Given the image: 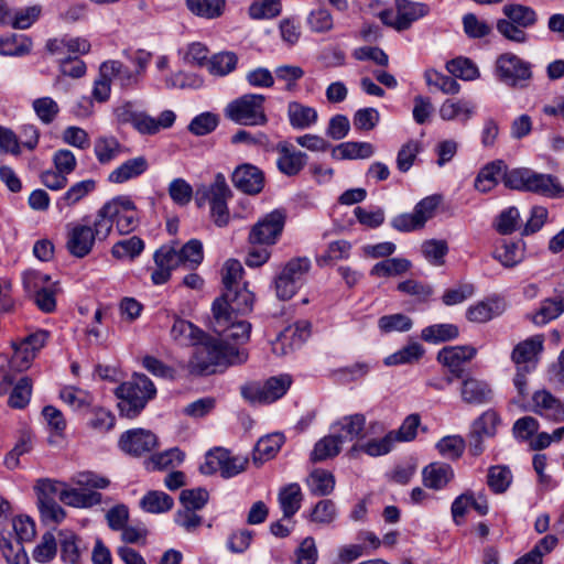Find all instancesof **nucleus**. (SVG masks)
Segmentation results:
<instances>
[{
    "instance_id": "f257e3e1",
    "label": "nucleus",
    "mask_w": 564,
    "mask_h": 564,
    "mask_svg": "<svg viewBox=\"0 0 564 564\" xmlns=\"http://www.w3.org/2000/svg\"><path fill=\"white\" fill-rule=\"evenodd\" d=\"M194 346L187 365L189 373L194 376L210 375L216 371L217 366L241 365L248 359L246 349L225 345L218 339H207Z\"/></svg>"
},
{
    "instance_id": "f03ea898",
    "label": "nucleus",
    "mask_w": 564,
    "mask_h": 564,
    "mask_svg": "<svg viewBox=\"0 0 564 564\" xmlns=\"http://www.w3.org/2000/svg\"><path fill=\"white\" fill-rule=\"evenodd\" d=\"M503 184L510 189L530 192L550 198L564 197V187L555 176L528 167L506 171Z\"/></svg>"
},
{
    "instance_id": "7ed1b4c3",
    "label": "nucleus",
    "mask_w": 564,
    "mask_h": 564,
    "mask_svg": "<svg viewBox=\"0 0 564 564\" xmlns=\"http://www.w3.org/2000/svg\"><path fill=\"white\" fill-rule=\"evenodd\" d=\"M155 393L153 382L145 375H135L116 389L120 414L128 419L137 417Z\"/></svg>"
},
{
    "instance_id": "20e7f679",
    "label": "nucleus",
    "mask_w": 564,
    "mask_h": 564,
    "mask_svg": "<svg viewBox=\"0 0 564 564\" xmlns=\"http://www.w3.org/2000/svg\"><path fill=\"white\" fill-rule=\"evenodd\" d=\"M311 268L307 257H295L285 262L273 281L276 297L282 301L292 299L304 284Z\"/></svg>"
},
{
    "instance_id": "39448f33",
    "label": "nucleus",
    "mask_w": 564,
    "mask_h": 564,
    "mask_svg": "<svg viewBox=\"0 0 564 564\" xmlns=\"http://www.w3.org/2000/svg\"><path fill=\"white\" fill-rule=\"evenodd\" d=\"M264 100L263 95L246 94L227 105L225 116L238 124L264 126L268 122Z\"/></svg>"
},
{
    "instance_id": "423d86ee",
    "label": "nucleus",
    "mask_w": 564,
    "mask_h": 564,
    "mask_svg": "<svg viewBox=\"0 0 564 564\" xmlns=\"http://www.w3.org/2000/svg\"><path fill=\"white\" fill-rule=\"evenodd\" d=\"M116 116L121 123H131L142 134H155L161 129L171 128L176 119L172 110H164L158 119L145 112L135 111L131 102L116 109Z\"/></svg>"
},
{
    "instance_id": "0eeeda50",
    "label": "nucleus",
    "mask_w": 564,
    "mask_h": 564,
    "mask_svg": "<svg viewBox=\"0 0 564 564\" xmlns=\"http://www.w3.org/2000/svg\"><path fill=\"white\" fill-rule=\"evenodd\" d=\"M292 384V378L289 375L274 376L261 382H249L240 388L241 395L248 402L272 403L282 398Z\"/></svg>"
},
{
    "instance_id": "6e6552de",
    "label": "nucleus",
    "mask_w": 564,
    "mask_h": 564,
    "mask_svg": "<svg viewBox=\"0 0 564 564\" xmlns=\"http://www.w3.org/2000/svg\"><path fill=\"white\" fill-rule=\"evenodd\" d=\"M213 318V328L221 337L219 343L240 348L239 345L249 340L251 324L237 316L223 315L219 303L216 304Z\"/></svg>"
},
{
    "instance_id": "1a4fd4ad",
    "label": "nucleus",
    "mask_w": 564,
    "mask_h": 564,
    "mask_svg": "<svg viewBox=\"0 0 564 564\" xmlns=\"http://www.w3.org/2000/svg\"><path fill=\"white\" fill-rule=\"evenodd\" d=\"M395 13L384 10L380 13L381 21L397 31L408 30L413 22L426 17L431 9L423 2L410 0H394Z\"/></svg>"
},
{
    "instance_id": "9d476101",
    "label": "nucleus",
    "mask_w": 564,
    "mask_h": 564,
    "mask_svg": "<svg viewBox=\"0 0 564 564\" xmlns=\"http://www.w3.org/2000/svg\"><path fill=\"white\" fill-rule=\"evenodd\" d=\"M24 289L32 293L36 306L44 313L56 308V283L47 285L51 276L36 270H28L22 275Z\"/></svg>"
},
{
    "instance_id": "9b49d317",
    "label": "nucleus",
    "mask_w": 564,
    "mask_h": 564,
    "mask_svg": "<svg viewBox=\"0 0 564 564\" xmlns=\"http://www.w3.org/2000/svg\"><path fill=\"white\" fill-rule=\"evenodd\" d=\"M496 67L499 79L513 88L527 87L532 77L531 64L512 53L500 55Z\"/></svg>"
},
{
    "instance_id": "f8f14e48",
    "label": "nucleus",
    "mask_w": 564,
    "mask_h": 564,
    "mask_svg": "<svg viewBox=\"0 0 564 564\" xmlns=\"http://www.w3.org/2000/svg\"><path fill=\"white\" fill-rule=\"evenodd\" d=\"M286 220L283 209H274L260 218L250 229L248 241L251 245L272 246L280 238Z\"/></svg>"
},
{
    "instance_id": "ddd939ff",
    "label": "nucleus",
    "mask_w": 564,
    "mask_h": 564,
    "mask_svg": "<svg viewBox=\"0 0 564 564\" xmlns=\"http://www.w3.org/2000/svg\"><path fill=\"white\" fill-rule=\"evenodd\" d=\"M247 463V458L231 456L228 451L216 448L206 454L205 462L200 465L199 470L204 475L219 471L224 478H230L243 471Z\"/></svg>"
},
{
    "instance_id": "4468645a",
    "label": "nucleus",
    "mask_w": 564,
    "mask_h": 564,
    "mask_svg": "<svg viewBox=\"0 0 564 564\" xmlns=\"http://www.w3.org/2000/svg\"><path fill=\"white\" fill-rule=\"evenodd\" d=\"M97 234L96 219L89 224H69L66 234V250L76 258H84L89 254L96 240H105Z\"/></svg>"
},
{
    "instance_id": "2eb2a0df",
    "label": "nucleus",
    "mask_w": 564,
    "mask_h": 564,
    "mask_svg": "<svg viewBox=\"0 0 564 564\" xmlns=\"http://www.w3.org/2000/svg\"><path fill=\"white\" fill-rule=\"evenodd\" d=\"M217 303L220 304L223 315L245 316L253 310L254 294L246 285L227 290L213 302V314H215Z\"/></svg>"
},
{
    "instance_id": "dca6fc26",
    "label": "nucleus",
    "mask_w": 564,
    "mask_h": 564,
    "mask_svg": "<svg viewBox=\"0 0 564 564\" xmlns=\"http://www.w3.org/2000/svg\"><path fill=\"white\" fill-rule=\"evenodd\" d=\"M207 196L210 203V215L216 226L225 227L229 223V210L227 199L231 196V191L226 183L223 174L218 173L210 184Z\"/></svg>"
},
{
    "instance_id": "f3484780",
    "label": "nucleus",
    "mask_w": 564,
    "mask_h": 564,
    "mask_svg": "<svg viewBox=\"0 0 564 564\" xmlns=\"http://www.w3.org/2000/svg\"><path fill=\"white\" fill-rule=\"evenodd\" d=\"M132 200L128 196H118L106 203L96 215L97 234L100 238H107L112 230L113 224L117 226L126 213L132 207Z\"/></svg>"
},
{
    "instance_id": "a211bd4d",
    "label": "nucleus",
    "mask_w": 564,
    "mask_h": 564,
    "mask_svg": "<svg viewBox=\"0 0 564 564\" xmlns=\"http://www.w3.org/2000/svg\"><path fill=\"white\" fill-rule=\"evenodd\" d=\"M118 446L123 453L140 457L158 446V437L149 430L132 429L120 435Z\"/></svg>"
},
{
    "instance_id": "6ab92c4d",
    "label": "nucleus",
    "mask_w": 564,
    "mask_h": 564,
    "mask_svg": "<svg viewBox=\"0 0 564 564\" xmlns=\"http://www.w3.org/2000/svg\"><path fill=\"white\" fill-rule=\"evenodd\" d=\"M543 335H534L514 346L511 352V360L517 368L524 371H533L539 361V356L543 351Z\"/></svg>"
},
{
    "instance_id": "aec40b11",
    "label": "nucleus",
    "mask_w": 564,
    "mask_h": 564,
    "mask_svg": "<svg viewBox=\"0 0 564 564\" xmlns=\"http://www.w3.org/2000/svg\"><path fill=\"white\" fill-rule=\"evenodd\" d=\"M156 269L151 274L154 284L160 285L167 282L172 270L182 265L178 249L173 245H164L153 256Z\"/></svg>"
},
{
    "instance_id": "412c9836",
    "label": "nucleus",
    "mask_w": 564,
    "mask_h": 564,
    "mask_svg": "<svg viewBox=\"0 0 564 564\" xmlns=\"http://www.w3.org/2000/svg\"><path fill=\"white\" fill-rule=\"evenodd\" d=\"M477 354L473 346H446L437 354V361L448 369L457 379L464 378L463 366Z\"/></svg>"
},
{
    "instance_id": "4be33fe9",
    "label": "nucleus",
    "mask_w": 564,
    "mask_h": 564,
    "mask_svg": "<svg viewBox=\"0 0 564 564\" xmlns=\"http://www.w3.org/2000/svg\"><path fill=\"white\" fill-rule=\"evenodd\" d=\"M232 183L241 192L250 195L258 194L264 186V176L261 170L252 164H242L232 173Z\"/></svg>"
},
{
    "instance_id": "5701e85b",
    "label": "nucleus",
    "mask_w": 564,
    "mask_h": 564,
    "mask_svg": "<svg viewBox=\"0 0 564 564\" xmlns=\"http://www.w3.org/2000/svg\"><path fill=\"white\" fill-rule=\"evenodd\" d=\"M462 379L460 397L465 403L480 405L491 401L492 390L486 381L465 376Z\"/></svg>"
},
{
    "instance_id": "b1692460",
    "label": "nucleus",
    "mask_w": 564,
    "mask_h": 564,
    "mask_svg": "<svg viewBox=\"0 0 564 564\" xmlns=\"http://www.w3.org/2000/svg\"><path fill=\"white\" fill-rule=\"evenodd\" d=\"M532 402L533 411L536 414L557 422L564 421V403L547 390L535 391L532 397Z\"/></svg>"
},
{
    "instance_id": "393cba45",
    "label": "nucleus",
    "mask_w": 564,
    "mask_h": 564,
    "mask_svg": "<svg viewBox=\"0 0 564 564\" xmlns=\"http://www.w3.org/2000/svg\"><path fill=\"white\" fill-rule=\"evenodd\" d=\"M307 163V154L288 145L279 147L276 161L281 173L288 176L297 175Z\"/></svg>"
},
{
    "instance_id": "a878e982",
    "label": "nucleus",
    "mask_w": 564,
    "mask_h": 564,
    "mask_svg": "<svg viewBox=\"0 0 564 564\" xmlns=\"http://www.w3.org/2000/svg\"><path fill=\"white\" fill-rule=\"evenodd\" d=\"M422 476L425 487L441 490L453 479L454 471L448 464L436 462L425 466Z\"/></svg>"
},
{
    "instance_id": "bb28decb",
    "label": "nucleus",
    "mask_w": 564,
    "mask_h": 564,
    "mask_svg": "<svg viewBox=\"0 0 564 564\" xmlns=\"http://www.w3.org/2000/svg\"><path fill=\"white\" fill-rule=\"evenodd\" d=\"M59 500L74 508H90L101 503L102 495L97 491H84L76 488H68L65 484L59 494Z\"/></svg>"
},
{
    "instance_id": "cd10ccee",
    "label": "nucleus",
    "mask_w": 564,
    "mask_h": 564,
    "mask_svg": "<svg viewBox=\"0 0 564 564\" xmlns=\"http://www.w3.org/2000/svg\"><path fill=\"white\" fill-rule=\"evenodd\" d=\"M288 118L290 124L297 130H304L316 123L317 110L299 101L288 104Z\"/></svg>"
},
{
    "instance_id": "c85d7f7f",
    "label": "nucleus",
    "mask_w": 564,
    "mask_h": 564,
    "mask_svg": "<svg viewBox=\"0 0 564 564\" xmlns=\"http://www.w3.org/2000/svg\"><path fill=\"white\" fill-rule=\"evenodd\" d=\"M149 167L144 156H137L127 160L115 169L108 176V181L115 184H121L143 174Z\"/></svg>"
},
{
    "instance_id": "c756f323",
    "label": "nucleus",
    "mask_w": 564,
    "mask_h": 564,
    "mask_svg": "<svg viewBox=\"0 0 564 564\" xmlns=\"http://www.w3.org/2000/svg\"><path fill=\"white\" fill-rule=\"evenodd\" d=\"M475 113V105L464 99H447L440 108V117L445 121L467 122Z\"/></svg>"
},
{
    "instance_id": "7c9ffc66",
    "label": "nucleus",
    "mask_w": 564,
    "mask_h": 564,
    "mask_svg": "<svg viewBox=\"0 0 564 564\" xmlns=\"http://www.w3.org/2000/svg\"><path fill=\"white\" fill-rule=\"evenodd\" d=\"M375 153V147L369 142H344L333 148L332 156L336 160L368 159Z\"/></svg>"
},
{
    "instance_id": "2f4dec72",
    "label": "nucleus",
    "mask_w": 564,
    "mask_h": 564,
    "mask_svg": "<svg viewBox=\"0 0 564 564\" xmlns=\"http://www.w3.org/2000/svg\"><path fill=\"white\" fill-rule=\"evenodd\" d=\"M509 171L503 161L497 160L488 163L478 173L475 180V187L481 193H487L498 184V176Z\"/></svg>"
},
{
    "instance_id": "473e14b6",
    "label": "nucleus",
    "mask_w": 564,
    "mask_h": 564,
    "mask_svg": "<svg viewBox=\"0 0 564 564\" xmlns=\"http://www.w3.org/2000/svg\"><path fill=\"white\" fill-rule=\"evenodd\" d=\"M344 444V437L340 434H329L321 438L311 453L313 463L323 462L337 456Z\"/></svg>"
},
{
    "instance_id": "72a5a7b5",
    "label": "nucleus",
    "mask_w": 564,
    "mask_h": 564,
    "mask_svg": "<svg viewBox=\"0 0 564 564\" xmlns=\"http://www.w3.org/2000/svg\"><path fill=\"white\" fill-rule=\"evenodd\" d=\"M284 443V436L281 433H273L261 437L253 451V462L262 464L273 458Z\"/></svg>"
},
{
    "instance_id": "f704fd0d",
    "label": "nucleus",
    "mask_w": 564,
    "mask_h": 564,
    "mask_svg": "<svg viewBox=\"0 0 564 564\" xmlns=\"http://www.w3.org/2000/svg\"><path fill=\"white\" fill-rule=\"evenodd\" d=\"M32 47V41L24 34L11 33L0 37V55L24 56Z\"/></svg>"
},
{
    "instance_id": "c9c22d12",
    "label": "nucleus",
    "mask_w": 564,
    "mask_h": 564,
    "mask_svg": "<svg viewBox=\"0 0 564 564\" xmlns=\"http://www.w3.org/2000/svg\"><path fill=\"white\" fill-rule=\"evenodd\" d=\"M58 543L61 549V557L69 564H78L82 554V541L78 536L68 530L58 532Z\"/></svg>"
},
{
    "instance_id": "e433bc0d",
    "label": "nucleus",
    "mask_w": 564,
    "mask_h": 564,
    "mask_svg": "<svg viewBox=\"0 0 564 564\" xmlns=\"http://www.w3.org/2000/svg\"><path fill=\"white\" fill-rule=\"evenodd\" d=\"M123 150V145L112 135H100L95 139L94 153L100 164L115 160Z\"/></svg>"
},
{
    "instance_id": "4c0bfd02",
    "label": "nucleus",
    "mask_w": 564,
    "mask_h": 564,
    "mask_svg": "<svg viewBox=\"0 0 564 564\" xmlns=\"http://www.w3.org/2000/svg\"><path fill=\"white\" fill-rule=\"evenodd\" d=\"M302 491L299 484L293 482L283 487L279 492V503L286 519L292 518L301 508Z\"/></svg>"
},
{
    "instance_id": "58836bf2",
    "label": "nucleus",
    "mask_w": 564,
    "mask_h": 564,
    "mask_svg": "<svg viewBox=\"0 0 564 564\" xmlns=\"http://www.w3.org/2000/svg\"><path fill=\"white\" fill-rule=\"evenodd\" d=\"M366 417L362 414H352L348 416H344L341 420L336 422L333 425V430L339 432L344 437V443L347 441H352L362 435V431L365 429Z\"/></svg>"
},
{
    "instance_id": "ea45409f",
    "label": "nucleus",
    "mask_w": 564,
    "mask_h": 564,
    "mask_svg": "<svg viewBox=\"0 0 564 564\" xmlns=\"http://www.w3.org/2000/svg\"><path fill=\"white\" fill-rule=\"evenodd\" d=\"M411 267V261L405 258H388L376 263L370 270V275L378 278L398 276L408 272Z\"/></svg>"
},
{
    "instance_id": "a19ab883",
    "label": "nucleus",
    "mask_w": 564,
    "mask_h": 564,
    "mask_svg": "<svg viewBox=\"0 0 564 564\" xmlns=\"http://www.w3.org/2000/svg\"><path fill=\"white\" fill-rule=\"evenodd\" d=\"M172 338L180 345H195L202 337L203 332L185 319H175L171 328Z\"/></svg>"
},
{
    "instance_id": "79ce46f5",
    "label": "nucleus",
    "mask_w": 564,
    "mask_h": 564,
    "mask_svg": "<svg viewBox=\"0 0 564 564\" xmlns=\"http://www.w3.org/2000/svg\"><path fill=\"white\" fill-rule=\"evenodd\" d=\"M311 494L316 497L328 496L335 488V477L325 469L313 470L307 479Z\"/></svg>"
},
{
    "instance_id": "37998d69",
    "label": "nucleus",
    "mask_w": 564,
    "mask_h": 564,
    "mask_svg": "<svg viewBox=\"0 0 564 564\" xmlns=\"http://www.w3.org/2000/svg\"><path fill=\"white\" fill-rule=\"evenodd\" d=\"M508 20L524 29L533 26L538 21L536 12L528 6L509 3L502 8Z\"/></svg>"
},
{
    "instance_id": "c03bdc74",
    "label": "nucleus",
    "mask_w": 564,
    "mask_h": 564,
    "mask_svg": "<svg viewBox=\"0 0 564 564\" xmlns=\"http://www.w3.org/2000/svg\"><path fill=\"white\" fill-rule=\"evenodd\" d=\"M183 459L184 453L177 447H173L162 453L152 455L148 460H145L144 464L148 470H162L180 465Z\"/></svg>"
},
{
    "instance_id": "a18cd8bd",
    "label": "nucleus",
    "mask_w": 564,
    "mask_h": 564,
    "mask_svg": "<svg viewBox=\"0 0 564 564\" xmlns=\"http://www.w3.org/2000/svg\"><path fill=\"white\" fill-rule=\"evenodd\" d=\"M238 64V56L234 52H220L214 54L207 63V69L212 75L226 76L234 72Z\"/></svg>"
},
{
    "instance_id": "49530a36",
    "label": "nucleus",
    "mask_w": 564,
    "mask_h": 564,
    "mask_svg": "<svg viewBox=\"0 0 564 564\" xmlns=\"http://www.w3.org/2000/svg\"><path fill=\"white\" fill-rule=\"evenodd\" d=\"M494 258L506 268H513L523 260V246L520 242L503 241L494 252Z\"/></svg>"
},
{
    "instance_id": "de8ad7c7",
    "label": "nucleus",
    "mask_w": 564,
    "mask_h": 564,
    "mask_svg": "<svg viewBox=\"0 0 564 564\" xmlns=\"http://www.w3.org/2000/svg\"><path fill=\"white\" fill-rule=\"evenodd\" d=\"M143 510L150 513H162L170 511L174 506V500L164 491H149L140 501Z\"/></svg>"
},
{
    "instance_id": "09e8293b",
    "label": "nucleus",
    "mask_w": 564,
    "mask_h": 564,
    "mask_svg": "<svg viewBox=\"0 0 564 564\" xmlns=\"http://www.w3.org/2000/svg\"><path fill=\"white\" fill-rule=\"evenodd\" d=\"M501 313L499 301L487 300L478 302L467 310L466 316L470 322L486 323Z\"/></svg>"
},
{
    "instance_id": "8fccbe9b",
    "label": "nucleus",
    "mask_w": 564,
    "mask_h": 564,
    "mask_svg": "<svg viewBox=\"0 0 564 564\" xmlns=\"http://www.w3.org/2000/svg\"><path fill=\"white\" fill-rule=\"evenodd\" d=\"M188 10L197 17L216 19L224 12L225 0H186Z\"/></svg>"
},
{
    "instance_id": "3c124183",
    "label": "nucleus",
    "mask_w": 564,
    "mask_h": 564,
    "mask_svg": "<svg viewBox=\"0 0 564 564\" xmlns=\"http://www.w3.org/2000/svg\"><path fill=\"white\" fill-rule=\"evenodd\" d=\"M512 473L508 466L497 465L488 469L487 485L495 494H503L512 482Z\"/></svg>"
},
{
    "instance_id": "603ef678",
    "label": "nucleus",
    "mask_w": 564,
    "mask_h": 564,
    "mask_svg": "<svg viewBox=\"0 0 564 564\" xmlns=\"http://www.w3.org/2000/svg\"><path fill=\"white\" fill-rule=\"evenodd\" d=\"M144 250V242L141 238L132 236L116 242L111 248V254L118 260H133Z\"/></svg>"
},
{
    "instance_id": "864d4df0",
    "label": "nucleus",
    "mask_w": 564,
    "mask_h": 564,
    "mask_svg": "<svg viewBox=\"0 0 564 564\" xmlns=\"http://www.w3.org/2000/svg\"><path fill=\"white\" fill-rule=\"evenodd\" d=\"M459 332L454 324H434L422 329L421 337L426 343H442L455 339Z\"/></svg>"
},
{
    "instance_id": "5fc2aeb1",
    "label": "nucleus",
    "mask_w": 564,
    "mask_h": 564,
    "mask_svg": "<svg viewBox=\"0 0 564 564\" xmlns=\"http://www.w3.org/2000/svg\"><path fill=\"white\" fill-rule=\"evenodd\" d=\"M102 74L119 80L121 86H131L138 80V73L130 70L119 61H107L102 64Z\"/></svg>"
},
{
    "instance_id": "6e6d98bb",
    "label": "nucleus",
    "mask_w": 564,
    "mask_h": 564,
    "mask_svg": "<svg viewBox=\"0 0 564 564\" xmlns=\"http://www.w3.org/2000/svg\"><path fill=\"white\" fill-rule=\"evenodd\" d=\"M178 253L182 267L194 270L203 262V243L198 239H191L178 249Z\"/></svg>"
},
{
    "instance_id": "4d7b16f0",
    "label": "nucleus",
    "mask_w": 564,
    "mask_h": 564,
    "mask_svg": "<svg viewBox=\"0 0 564 564\" xmlns=\"http://www.w3.org/2000/svg\"><path fill=\"white\" fill-rule=\"evenodd\" d=\"M282 11L280 0H254L248 8L252 20H267L278 17Z\"/></svg>"
},
{
    "instance_id": "13d9d810",
    "label": "nucleus",
    "mask_w": 564,
    "mask_h": 564,
    "mask_svg": "<svg viewBox=\"0 0 564 564\" xmlns=\"http://www.w3.org/2000/svg\"><path fill=\"white\" fill-rule=\"evenodd\" d=\"M424 354V348L419 343H411L399 351L388 356L384 359L387 366L411 364L417 361Z\"/></svg>"
},
{
    "instance_id": "bf43d9fd",
    "label": "nucleus",
    "mask_w": 564,
    "mask_h": 564,
    "mask_svg": "<svg viewBox=\"0 0 564 564\" xmlns=\"http://www.w3.org/2000/svg\"><path fill=\"white\" fill-rule=\"evenodd\" d=\"M32 394V380L29 377L21 378L13 387L8 404L13 409L25 408Z\"/></svg>"
},
{
    "instance_id": "052dcab7",
    "label": "nucleus",
    "mask_w": 564,
    "mask_h": 564,
    "mask_svg": "<svg viewBox=\"0 0 564 564\" xmlns=\"http://www.w3.org/2000/svg\"><path fill=\"white\" fill-rule=\"evenodd\" d=\"M351 245L346 240L333 241L328 245L324 254L317 257L318 265H326L334 261L348 259L350 256Z\"/></svg>"
},
{
    "instance_id": "680f3d73",
    "label": "nucleus",
    "mask_w": 564,
    "mask_h": 564,
    "mask_svg": "<svg viewBox=\"0 0 564 564\" xmlns=\"http://www.w3.org/2000/svg\"><path fill=\"white\" fill-rule=\"evenodd\" d=\"M412 319L402 313L383 315L378 319V326L382 333L408 332L412 328Z\"/></svg>"
},
{
    "instance_id": "e2e57ef3",
    "label": "nucleus",
    "mask_w": 564,
    "mask_h": 564,
    "mask_svg": "<svg viewBox=\"0 0 564 564\" xmlns=\"http://www.w3.org/2000/svg\"><path fill=\"white\" fill-rule=\"evenodd\" d=\"M564 312V304L561 300L547 299L542 302L539 311L533 315L532 322L536 325H544L557 318Z\"/></svg>"
},
{
    "instance_id": "0e129e2a",
    "label": "nucleus",
    "mask_w": 564,
    "mask_h": 564,
    "mask_svg": "<svg viewBox=\"0 0 564 564\" xmlns=\"http://www.w3.org/2000/svg\"><path fill=\"white\" fill-rule=\"evenodd\" d=\"M447 70L464 80H473L479 76L477 66L468 58L457 57L446 64Z\"/></svg>"
},
{
    "instance_id": "69168bd1",
    "label": "nucleus",
    "mask_w": 564,
    "mask_h": 564,
    "mask_svg": "<svg viewBox=\"0 0 564 564\" xmlns=\"http://www.w3.org/2000/svg\"><path fill=\"white\" fill-rule=\"evenodd\" d=\"M307 25L312 32L327 33L334 28V19L326 8H317L310 12Z\"/></svg>"
},
{
    "instance_id": "338daca9",
    "label": "nucleus",
    "mask_w": 564,
    "mask_h": 564,
    "mask_svg": "<svg viewBox=\"0 0 564 564\" xmlns=\"http://www.w3.org/2000/svg\"><path fill=\"white\" fill-rule=\"evenodd\" d=\"M59 397L74 410H84L93 402V397L88 392L75 387L63 388Z\"/></svg>"
},
{
    "instance_id": "774afa93",
    "label": "nucleus",
    "mask_w": 564,
    "mask_h": 564,
    "mask_svg": "<svg viewBox=\"0 0 564 564\" xmlns=\"http://www.w3.org/2000/svg\"><path fill=\"white\" fill-rule=\"evenodd\" d=\"M442 202L443 196L441 194H433L424 197L415 205L414 213L417 220L421 221L422 227H424L427 220L435 216Z\"/></svg>"
}]
</instances>
